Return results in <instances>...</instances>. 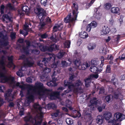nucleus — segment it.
Masks as SVG:
<instances>
[{
    "mask_svg": "<svg viewBox=\"0 0 125 125\" xmlns=\"http://www.w3.org/2000/svg\"><path fill=\"white\" fill-rule=\"evenodd\" d=\"M73 63L76 67V68L78 69L79 66L81 64V60L79 59H76L73 61Z\"/></svg>",
    "mask_w": 125,
    "mask_h": 125,
    "instance_id": "nucleus-26",
    "label": "nucleus"
},
{
    "mask_svg": "<svg viewBox=\"0 0 125 125\" xmlns=\"http://www.w3.org/2000/svg\"><path fill=\"white\" fill-rule=\"evenodd\" d=\"M106 104H103L100 105L97 107V109L99 112H101L102 111L103 109H105Z\"/></svg>",
    "mask_w": 125,
    "mask_h": 125,
    "instance_id": "nucleus-35",
    "label": "nucleus"
},
{
    "mask_svg": "<svg viewBox=\"0 0 125 125\" xmlns=\"http://www.w3.org/2000/svg\"><path fill=\"white\" fill-rule=\"evenodd\" d=\"M38 11L37 14L38 16H40L41 15L44 16V19L43 21L47 24L52 22L51 20L48 17H46L47 14L45 10H44L43 8H36Z\"/></svg>",
    "mask_w": 125,
    "mask_h": 125,
    "instance_id": "nucleus-3",
    "label": "nucleus"
},
{
    "mask_svg": "<svg viewBox=\"0 0 125 125\" xmlns=\"http://www.w3.org/2000/svg\"><path fill=\"white\" fill-rule=\"evenodd\" d=\"M99 61L97 58H94L92 60L91 62L92 65L94 66L97 65L99 64Z\"/></svg>",
    "mask_w": 125,
    "mask_h": 125,
    "instance_id": "nucleus-28",
    "label": "nucleus"
},
{
    "mask_svg": "<svg viewBox=\"0 0 125 125\" xmlns=\"http://www.w3.org/2000/svg\"><path fill=\"white\" fill-rule=\"evenodd\" d=\"M47 85L49 87H52L56 86L57 84L56 83V81L54 80L53 79L52 80L48 82L47 83Z\"/></svg>",
    "mask_w": 125,
    "mask_h": 125,
    "instance_id": "nucleus-21",
    "label": "nucleus"
},
{
    "mask_svg": "<svg viewBox=\"0 0 125 125\" xmlns=\"http://www.w3.org/2000/svg\"><path fill=\"white\" fill-rule=\"evenodd\" d=\"M105 8H111L112 5L111 3H107L105 5Z\"/></svg>",
    "mask_w": 125,
    "mask_h": 125,
    "instance_id": "nucleus-60",
    "label": "nucleus"
},
{
    "mask_svg": "<svg viewBox=\"0 0 125 125\" xmlns=\"http://www.w3.org/2000/svg\"><path fill=\"white\" fill-rule=\"evenodd\" d=\"M16 33L15 32L11 33L10 35V37L12 40L15 39L16 38Z\"/></svg>",
    "mask_w": 125,
    "mask_h": 125,
    "instance_id": "nucleus-54",
    "label": "nucleus"
},
{
    "mask_svg": "<svg viewBox=\"0 0 125 125\" xmlns=\"http://www.w3.org/2000/svg\"><path fill=\"white\" fill-rule=\"evenodd\" d=\"M29 90L27 91V94L28 95V96H34L33 95V94L32 92L30 91L31 90H30L29 89Z\"/></svg>",
    "mask_w": 125,
    "mask_h": 125,
    "instance_id": "nucleus-59",
    "label": "nucleus"
},
{
    "mask_svg": "<svg viewBox=\"0 0 125 125\" xmlns=\"http://www.w3.org/2000/svg\"><path fill=\"white\" fill-rule=\"evenodd\" d=\"M12 92V90L10 89H8L6 91L4 95L6 100L9 102L12 101L13 96L11 95Z\"/></svg>",
    "mask_w": 125,
    "mask_h": 125,
    "instance_id": "nucleus-7",
    "label": "nucleus"
},
{
    "mask_svg": "<svg viewBox=\"0 0 125 125\" xmlns=\"http://www.w3.org/2000/svg\"><path fill=\"white\" fill-rule=\"evenodd\" d=\"M82 83L80 80H77L75 82L74 84H72L67 80H64V85L65 87H67L68 89H71L75 87L81 86Z\"/></svg>",
    "mask_w": 125,
    "mask_h": 125,
    "instance_id": "nucleus-4",
    "label": "nucleus"
},
{
    "mask_svg": "<svg viewBox=\"0 0 125 125\" xmlns=\"http://www.w3.org/2000/svg\"><path fill=\"white\" fill-rule=\"evenodd\" d=\"M56 58V55L52 53L50 55L49 57L48 58H43L42 62H44V65L46 66H47L46 63H48V60L50 61L52 59L54 60Z\"/></svg>",
    "mask_w": 125,
    "mask_h": 125,
    "instance_id": "nucleus-11",
    "label": "nucleus"
},
{
    "mask_svg": "<svg viewBox=\"0 0 125 125\" xmlns=\"http://www.w3.org/2000/svg\"><path fill=\"white\" fill-rule=\"evenodd\" d=\"M30 88L32 89L34 88V90H38V94H40L41 93H46L47 94L49 95L50 98L52 100H54L58 98L60 95V92L55 91L52 92V89H47L45 88L43 86V84L40 82H37L35 83L34 86L29 85Z\"/></svg>",
    "mask_w": 125,
    "mask_h": 125,
    "instance_id": "nucleus-1",
    "label": "nucleus"
},
{
    "mask_svg": "<svg viewBox=\"0 0 125 125\" xmlns=\"http://www.w3.org/2000/svg\"><path fill=\"white\" fill-rule=\"evenodd\" d=\"M107 58L108 60H110L111 61L113 59V57L111 54H109L108 55Z\"/></svg>",
    "mask_w": 125,
    "mask_h": 125,
    "instance_id": "nucleus-62",
    "label": "nucleus"
},
{
    "mask_svg": "<svg viewBox=\"0 0 125 125\" xmlns=\"http://www.w3.org/2000/svg\"><path fill=\"white\" fill-rule=\"evenodd\" d=\"M96 44L94 43H91L88 44L87 48L89 51L93 50L96 47Z\"/></svg>",
    "mask_w": 125,
    "mask_h": 125,
    "instance_id": "nucleus-23",
    "label": "nucleus"
},
{
    "mask_svg": "<svg viewBox=\"0 0 125 125\" xmlns=\"http://www.w3.org/2000/svg\"><path fill=\"white\" fill-rule=\"evenodd\" d=\"M116 123V120L115 119L110 120L108 122V123L111 124L110 125H115Z\"/></svg>",
    "mask_w": 125,
    "mask_h": 125,
    "instance_id": "nucleus-53",
    "label": "nucleus"
},
{
    "mask_svg": "<svg viewBox=\"0 0 125 125\" xmlns=\"http://www.w3.org/2000/svg\"><path fill=\"white\" fill-rule=\"evenodd\" d=\"M81 88L80 87H77L74 88L73 90V92L77 94L80 92L81 90Z\"/></svg>",
    "mask_w": 125,
    "mask_h": 125,
    "instance_id": "nucleus-49",
    "label": "nucleus"
},
{
    "mask_svg": "<svg viewBox=\"0 0 125 125\" xmlns=\"http://www.w3.org/2000/svg\"><path fill=\"white\" fill-rule=\"evenodd\" d=\"M34 96H28L27 97L28 103H29L33 101L34 100Z\"/></svg>",
    "mask_w": 125,
    "mask_h": 125,
    "instance_id": "nucleus-41",
    "label": "nucleus"
},
{
    "mask_svg": "<svg viewBox=\"0 0 125 125\" xmlns=\"http://www.w3.org/2000/svg\"><path fill=\"white\" fill-rule=\"evenodd\" d=\"M47 77V74L44 73V74L42 75L41 76L40 78L41 79H43V80L45 81L46 80Z\"/></svg>",
    "mask_w": 125,
    "mask_h": 125,
    "instance_id": "nucleus-52",
    "label": "nucleus"
},
{
    "mask_svg": "<svg viewBox=\"0 0 125 125\" xmlns=\"http://www.w3.org/2000/svg\"><path fill=\"white\" fill-rule=\"evenodd\" d=\"M3 17L4 19H3L4 21H5L4 20V19H6L7 20H9V21H11V17L10 15V14L8 13V14H5L3 16Z\"/></svg>",
    "mask_w": 125,
    "mask_h": 125,
    "instance_id": "nucleus-37",
    "label": "nucleus"
},
{
    "mask_svg": "<svg viewBox=\"0 0 125 125\" xmlns=\"http://www.w3.org/2000/svg\"><path fill=\"white\" fill-rule=\"evenodd\" d=\"M41 51L42 52L48 51L47 46H44L43 44H40L39 45Z\"/></svg>",
    "mask_w": 125,
    "mask_h": 125,
    "instance_id": "nucleus-27",
    "label": "nucleus"
},
{
    "mask_svg": "<svg viewBox=\"0 0 125 125\" xmlns=\"http://www.w3.org/2000/svg\"><path fill=\"white\" fill-rule=\"evenodd\" d=\"M99 8H95L94 10L95 13L94 15V18L97 20L100 19L102 16V14L99 12L98 10Z\"/></svg>",
    "mask_w": 125,
    "mask_h": 125,
    "instance_id": "nucleus-19",
    "label": "nucleus"
},
{
    "mask_svg": "<svg viewBox=\"0 0 125 125\" xmlns=\"http://www.w3.org/2000/svg\"><path fill=\"white\" fill-rule=\"evenodd\" d=\"M29 85L33 87L34 86L31 85H30L29 84L26 85L24 84H23L22 85H21L20 86V88L22 90H24L26 89V88H27L29 89L30 90H32L33 91L35 92H36L38 94V90H36L35 91L34 90V88H32V89L30 88L29 87H30L31 88V87H29Z\"/></svg>",
    "mask_w": 125,
    "mask_h": 125,
    "instance_id": "nucleus-14",
    "label": "nucleus"
},
{
    "mask_svg": "<svg viewBox=\"0 0 125 125\" xmlns=\"http://www.w3.org/2000/svg\"><path fill=\"white\" fill-rule=\"evenodd\" d=\"M89 24H90L92 28H94L96 27L97 26V23L94 21H92Z\"/></svg>",
    "mask_w": 125,
    "mask_h": 125,
    "instance_id": "nucleus-40",
    "label": "nucleus"
},
{
    "mask_svg": "<svg viewBox=\"0 0 125 125\" xmlns=\"http://www.w3.org/2000/svg\"><path fill=\"white\" fill-rule=\"evenodd\" d=\"M113 97V96L111 95H108L105 96V100L108 103H109L111 101V99Z\"/></svg>",
    "mask_w": 125,
    "mask_h": 125,
    "instance_id": "nucleus-30",
    "label": "nucleus"
},
{
    "mask_svg": "<svg viewBox=\"0 0 125 125\" xmlns=\"http://www.w3.org/2000/svg\"><path fill=\"white\" fill-rule=\"evenodd\" d=\"M98 77V74H91L89 76L88 78L84 79V84L86 87H88L90 86V84L91 82V80L93 78H94L96 79Z\"/></svg>",
    "mask_w": 125,
    "mask_h": 125,
    "instance_id": "nucleus-6",
    "label": "nucleus"
},
{
    "mask_svg": "<svg viewBox=\"0 0 125 125\" xmlns=\"http://www.w3.org/2000/svg\"><path fill=\"white\" fill-rule=\"evenodd\" d=\"M39 36L42 39H46L48 37V35L46 33H45L42 34H40Z\"/></svg>",
    "mask_w": 125,
    "mask_h": 125,
    "instance_id": "nucleus-44",
    "label": "nucleus"
},
{
    "mask_svg": "<svg viewBox=\"0 0 125 125\" xmlns=\"http://www.w3.org/2000/svg\"><path fill=\"white\" fill-rule=\"evenodd\" d=\"M58 29V28L57 26L55 24V25L53 27V31L54 32H56L57 31Z\"/></svg>",
    "mask_w": 125,
    "mask_h": 125,
    "instance_id": "nucleus-63",
    "label": "nucleus"
},
{
    "mask_svg": "<svg viewBox=\"0 0 125 125\" xmlns=\"http://www.w3.org/2000/svg\"><path fill=\"white\" fill-rule=\"evenodd\" d=\"M92 28L91 27L90 24H89L86 27V30L88 32L90 31Z\"/></svg>",
    "mask_w": 125,
    "mask_h": 125,
    "instance_id": "nucleus-57",
    "label": "nucleus"
},
{
    "mask_svg": "<svg viewBox=\"0 0 125 125\" xmlns=\"http://www.w3.org/2000/svg\"><path fill=\"white\" fill-rule=\"evenodd\" d=\"M35 122L33 125H41V124L42 122V120L40 121H37L35 119Z\"/></svg>",
    "mask_w": 125,
    "mask_h": 125,
    "instance_id": "nucleus-56",
    "label": "nucleus"
},
{
    "mask_svg": "<svg viewBox=\"0 0 125 125\" xmlns=\"http://www.w3.org/2000/svg\"><path fill=\"white\" fill-rule=\"evenodd\" d=\"M0 42L3 46H7L9 45L8 38L7 34L4 35L2 32H0Z\"/></svg>",
    "mask_w": 125,
    "mask_h": 125,
    "instance_id": "nucleus-5",
    "label": "nucleus"
},
{
    "mask_svg": "<svg viewBox=\"0 0 125 125\" xmlns=\"http://www.w3.org/2000/svg\"><path fill=\"white\" fill-rule=\"evenodd\" d=\"M115 117L117 121H121L125 118V115L122 114L120 113H115L114 116Z\"/></svg>",
    "mask_w": 125,
    "mask_h": 125,
    "instance_id": "nucleus-12",
    "label": "nucleus"
},
{
    "mask_svg": "<svg viewBox=\"0 0 125 125\" xmlns=\"http://www.w3.org/2000/svg\"><path fill=\"white\" fill-rule=\"evenodd\" d=\"M70 43V42L69 41H66L64 43L65 47L68 48H69Z\"/></svg>",
    "mask_w": 125,
    "mask_h": 125,
    "instance_id": "nucleus-46",
    "label": "nucleus"
},
{
    "mask_svg": "<svg viewBox=\"0 0 125 125\" xmlns=\"http://www.w3.org/2000/svg\"><path fill=\"white\" fill-rule=\"evenodd\" d=\"M90 66L89 63H88L87 62H84L82 64L81 63L78 69L80 70H84L86 69V68L89 67Z\"/></svg>",
    "mask_w": 125,
    "mask_h": 125,
    "instance_id": "nucleus-17",
    "label": "nucleus"
},
{
    "mask_svg": "<svg viewBox=\"0 0 125 125\" xmlns=\"http://www.w3.org/2000/svg\"><path fill=\"white\" fill-rule=\"evenodd\" d=\"M24 64L29 67H31L34 64V62L31 60H29L28 59H27L26 61H24Z\"/></svg>",
    "mask_w": 125,
    "mask_h": 125,
    "instance_id": "nucleus-24",
    "label": "nucleus"
},
{
    "mask_svg": "<svg viewBox=\"0 0 125 125\" xmlns=\"http://www.w3.org/2000/svg\"><path fill=\"white\" fill-rule=\"evenodd\" d=\"M104 119V117L102 115H98L96 119V123L99 125H101L103 123Z\"/></svg>",
    "mask_w": 125,
    "mask_h": 125,
    "instance_id": "nucleus-15",
    "label": "nucleus"
},
{
    "mask_svg": "<svg viewBox=\"0 0 125 125\" xmlns=\"http://www.w3.org/2000/svg\"><path fill=\"white\" fill-rule=\"evenodd\" d=\"M29 24H28L27 23L25 22V25L24 26V30L20 29L19 30L20 34L23 35L24 37L28 34V27Z\"/></svg>",
    "mask_w": 125,
    "mask_h": 125,
    "instance_id": "nucleus-8",
    "label": "nucleus"
},
{
    "mask_svg": "<svg viewBox=\"0 0 125 125\" xmlns=\"http://www.w3.org/2000/svg\"><path fill=\"white\" fill-rule=\"evenodd\" d=\"M47 0H41V2L42 5L45 6L46 5Z\"/></svg>",
    "mask_w": 125,
    "mask_h": 125,
    "instance_id": "nucleus-58",
    "label": "nucleus"
},
{
    "mask_svg": "<svg viewBox=\"0 0 125 125\" xmlns=\"http://www.w3.org/2000/svg\"><path fill=\"white\" fill-rule=\"evenodd\" d=\"M98 102V100L95 97H94L90 100V104L88 106L92 110H94L95 109L94 105L97 104Z\"/></svg>",
    "mask_w": 125,
    "mask_h": 125,
    "instance_id": "nucleus-10",
    "label": "nucleus"
},
{
    "mask_svg": "<svg viewBox=\"0 0 125 125\" xmlns=\"http://www.w3.org/2000/svg\"><path fill=\"white\" fill-rule=\"evenodd\" d=\"M43 17V15L42 16L41 15L40 16H39L38 18L40 20V22L38 25V27L40 30L44 29L46 28L45 26L46 24L43 21L44 19Z\"/></svg>",
    "mask_w": 125,
    "mask_h": 125,
    "instance_id": "nucleus-9",
    "label": "nucleus"
},
{
    "mask_svg": "<svg viewBox=\"0 0 125 125\" xmlns=\"http://www.w3.org/2000/svg\"><path fill=\"white\" fill-rule=\"evenodd\" d=\"M0 76L1 77H3V80L6 82H8V81H10L12 82H13L14 81V77L11 76L9 78L5 76L4 73L2 72H1L0 73Z\"/></svg>",
    "mask_w": 125,
    "mask_h": 125,
    "instance_id": "nucleus-13",
    "label": "nucleus"
},
{
    "mask_svg": "<svg viewBox=\"0 0 125 125\" xmlns=\"http://www.w3.org/2000/svg\"><path fill=\"white\" fill-rule=\"evenodd\" d=\"M23 52L26 55H28L29 53V48L27 47H23L22 48Z\"/></svg>",
    "mask_w": 125,
    "mask_h": 125,
    "instance_id": "nucleus-36",
    "label": "nucleus"
},
{
    "mask_svg": "<svg viewBox=\"0 0 125 125\" xmlns=\"http://www.w3.org/2000/svg\"><path fill=\"white\" fill-rule=\"evenodd\" d=\"M33 107L34 109L39 110L40 111H41L42 110V107H41L38 103H35L33 105Z\"/></svg>",
    "mask_w": 125,
    "mask_h": 125,
    "instance_id": "nucleus-29",
    "label": "nucleus"
},
{
    "mask_svg": "<svg viewBox=\"0 0 125 125\" xmlns=\"http://www.w3.org/2000/svg\"><path fill=\"white\" fill-rule=\"evenodd\" d=\"M99 94H104L105 93V90L104 88V87H101L99 89Z\"/></svg>",
    "mask_w": 125,
    "mask_h": 125,
    "instance_id": "nucleus-51",
    "label": "nucleus"
},
{
    "mask_svg": "<svg viewBox=\"0 0 125 125\" xmlns=\"http://www.w3.org/2000/svg\"><path fill=\"white\" fill-rule=\"evenodd\" d=\"M24 121L25 122H33V119L32 115L30 114L25 116L23 118Z\"/></svg>",
    "mask_w": 125,
    "mask_h": 125,
    "instance_id": "nucleus-16",
    "label": "nucleus"
},
{
    "mask_svg": "<svg viewBox=\"0 0 125 125\" xmlns=\"http://www.w3.org/2000/svg\"><path fill=\"white\" fill-rule=\"evenodd\" d=\"M60 113V111L59 110H57L54 113L52 114V116L54 117H57L59 115Z\"/></svg>",
    "mask_w": 125,
    "mask_h": 125,
    "instance_id": "nucleus-47",
    "label": "nucleus"
},
{
    "mask_svg": "<svg viewBox=\"0 0 125 125\" xmlns=\"http://www.w3.org/2000/svg\"><path fill=\"white\" fill-rule=\"evenodd\" d=\"M112 12L115 13L117 14L118 15L120 14V8H111Z\"/></svg>",
    "mask_w": 125,
    "mask_h": 125,
    "instance_id": "nucleus-33",
    "label": "nucleus"
},
{
    "mask_svg": "<svg viewBox=\"0 0 125 125\" xmlns=\"http://www.w3.org/2000/svg\"><path fill=\"white\" fill-rule=\"evenodd\" d=\"M50 61L52 62H53V63L51 65V66L52 68H56L57 67V65L58 63V61H57L56 62H55V60H53L52 59Z\"/></svg>",
    "mask_w": 125,
    "mask_h": 125,
    "instance_id": "nucleus-38",
    "label": "nucleus"
},
{
    "mask_svg": "<svg viewBox=\"0 0 125 125\" xmlns=\"http://www.w3.org/2000/svg\"><path fill=\"white\" fill-rule=\"evenodd\" d=\"M100 59L101 61V63L100 65V67L102 68L104 65V63L105 59L104 57L103 56H101L100 58Z\"/></svg>",
    "mask_w": 125,
    "mask_h": 125,
    "instance_id": "nucleus-50",
    "label": "nucleus"
},
{
    "mask_svg": "<svg viewBox=\"0 0 125 125\" xmlns=\"http://www.w3.org/2000/svg\"><path fill=\"white\" fill-rule=\"evenodd\" d=\"M80 37L83 39L85 38L88 37V35L87 33L85 31L81 32L79 34Z\"/></svg>",
    "mask_w": 125,
    "mask_h": 125,
    "instance_id": "nucleus-32",
    "label": "nucleus"
},
{
    "mask_svg": "<svg viewBox=\"0 0 125 125\" xmlns=\"http://www.w3.org/2000/svg\"><path fill=\"white\" fill-rule=\"evenodd\" d=\"M51 69L50 68L46 67L44 68L43 70V72L44 73L47 74L50 73Z\"/></svg>",
    "mask_w": 125,
    "mask_h": 125,
    "instance_id": "nucleus-42",
    "label": "nucleus"
},
{
    "mask_svg": "<svg viewBox=\"0 0 125 125\" xmlns=\"http://www.w3.org/2000/svg\"><path fill=\"white\" fill-rule=\"evenodd\" d=\"M111 72V70L110 65H107L106 69V73H110Z\"/></svg>",
    "mask_w": 125,
    "mask_h": 125,
    "instance_id": "nucleus-45",
    "label": "nucleus"
},
{
    "mask_svg": "<svg viewBox=\"0 0 125 125\" xmlns=\"http://www.w3.org/2000/svg\"><path fill=\"white\" fill-rule=\"evenodd\" d=\"M32 80L30 77H28L26 79V81L28 83H31L32 82Z\"/></svg>",
    "mask_w": 125,
    "mask_h": 125,
    "instance_id": "nucleus-61",
    "label": "nucleus"
},
{
    "mask_svg": "<svg viewBox=\"0 0 125 125\" xmlns=\"http://www.w3.org/2000/svg\"><path fill=\"white\" fill-rule=\"evenodd\" d=\"M90 69L91 72L95 73L98 72L99 71L97 68L95 66H91Z\"/></svg>",
    "mask_w": 125,
    "mask_h": 125,
    "instance_id": "nucleus-31",
    "label": "nucleus"
},
{
    "mask_svg": "<svg viewBox=\"0 0 125 125\" xmlns=\"http://www.w3.org/2000/svg\"><path fill=\"white\" fill-rule=\"evenodd\" d=\"M25 11H23L22 10H19L18 11V14L19 15L20 17V18H21L25 14V12H29V11H27V10H28L27 9H25Z\"/></svg>",
    "mask_w": 125,
    "mask_h": 125,
    "instance_id": "nucleus-34",
    "label": "nucleus"
},
{
    "mask_svg": "<svg viewBox=\"0 0 125 125\" xmlns=\"http://www.w3.org/2000/svg\"><path fill=\"white\" fill-rule=\"evenodd\" d=\"M66 122L68 125H71L73 123V121L71 118H67L66 119Z\"/></svg>",
    "mask_w": 125,
    "mask_h": 125,
    "instance_id": "nucleus-39",
    "label": "nucleus"
},
{
    "mask_svg": "<svg viewBox=\"0 0 125 125\" xmlns=\"http://www.w3.org/2000/svg\"><path fill=\"white\" fill-rule=\"evenodd\" d=\"M26 57L25 55L24 54H22L21 56H19V60H23L25 59Z\"/></svg>",
    "mask_w": 125,
    "mask_h": 125,
    "instance_id": "nucleus-64",
    "label": "nucleus"
},
{
    "mask_svg": "<svg viewBox=\"0 0 125 125\" xmlns=\"http://www.w3.org/2000/svg\"><path fill=\"white\" fill-rule=\"evenodd\" d=\"M116 75L115 74H114L112 77L111 81L112 83L113 84L116 86V83L117 82V79L116 78Z\"/></svg>",
    "mask_w": 125,
    "mask_h": 125,
    "instance_id": "nucleus-25",
    "label": "nucleus"
},
{
    "mask_svg": "<svg viewBox=\"0 0 125 125\" xmlns=\"http://www.w3.org/2000/svg\"><path fill=\"white\" fill-rule=\"evenodd\" d=\"M110 31L109 28L106 26H104L103 27L102 31L103 32L104 35H105L108 33Z\"/></svg>",
    "mask_w": 125,
    "mask_h": 125,
    "instance_id": "nucleus-22",
    "label": "nucleus"
},
{
    "mask_svg": "<svg viewBox=\"0 0 125 125\" xmlns=\"http://www.w3.org/2000/svg\"><path fill=\"white\" fill-rule=\"evenodd\" d=\"M103 116L106 120H108L111 117H112V115L110 112H107L105 113Z\"/></svg>",
    "mask_w": 125,
    "mask_h": 125,
    "instance_id": "nucleus-20",
    "label": "nucleus"
},
{
    "mask_svg": "<svg viewBox=\"0 0 125 125\" xmlns=\"http://www.w3.org/2000/svg\"><path fill=\"white\" fill-rule=\"evenodd\" d=\"M78 8H72L69 12L68 14L64 19V21L66 23H69L68 27L70 28L74 24L75 21L77 20L78 14Z\"/></svg>",
    "mask_w": 125,
    "mask_h": 125,
    "instance_id": "nucleus-2",
    "label": "nucleus"
},
{
    "mask_svg": "<svg viewBox=\"0 0 125 125\" xmlns=\"http://www.w3.org/2000/svg\"><path fill=\"white\" fill-rule=\"evenodd\" d=\"M31 52L32 53L36 54H38L40 53L39 51L38 50L36 49L32 50Z\"/></svg>",
    "mask_w": 125,
    "mask_h": 125,
    "instance_id": "nucleus-55",
    "label": "nucleus"
},
{
    "mask_svg": "<svg viewBox=\"0 0 125 125\" xmlns=\"http://www.w3.org/2000/svg\"><path fill=\"white\" fill-rule=\"evenodd\" d=\"M48 51L52 52L53 51L58 50V49L57 46L55 44L51 45L49 46H47Z\"/></svg>",
    "mask_w": 125,
    "mask_h": 125,
    "instance_id": "nucleus-18",
    "label": "nucleus"
},
{
    "mask_svg": "<svg viewBox=\"0 0 125 125\" xmlns=\"http://www.w3.org/2000/svg\"><path fill=\"white\" fill-rule=\"evenodd\" d=\"M8 60L10 62L8 63V64L9 65L13 64V56H8Z\"/></svg>",
    "mask_w": 125,
    "mask_h": 125,
    "instance_id": "nucleus-43",
    "label": "nucleus"
},
{
    "mask_svg": "<svg viewBox=\"0 0 125 125\" xmlns=\"http://www.w3.org/2000/svg\"><path fill=\"white\" fill-rule=\"evenodd\" d=\"M65 54V52H60L57 54V57L59 58H61Z\"/></svg>",
    "mask_w": 125,
    "mask_h": 125,
    "instance_id": "nucleus-48",
    "label": "nucleus"
}]
</instances>
